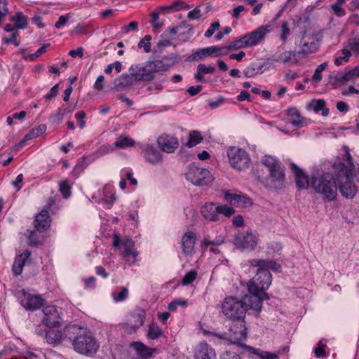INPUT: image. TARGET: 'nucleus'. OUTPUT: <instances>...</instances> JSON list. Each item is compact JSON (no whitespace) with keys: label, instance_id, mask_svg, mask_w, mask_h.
Listing matches in <instances>:
<instances>
[{"label":"nucleus","instance_id":"obj_1","mask_svg":"<svg viewBox=\"0 0 359 359\" xmlns=\"http://www.w3.org/2000/svg\"><path fill=\"white\" fill-rule=\"evenodd\" d=\"M344 163H335L333 166L335 179L337 180V188L338 187L342 196L346 198H353L357 189L353 182L355 166L352 162V157L348 151H346Z\"/></svg>","mask_w":359,"mask_h":359},{"label":"nucleus","instance_id":"obj_2","mask_svg":"<svg viewBox=\"0 0 359 359\" xmlns=\"http://www.w3.org/2000/svg\"><path fill=\"white\" fill-rule=\"evenodd\" d=\"M65 334L69 339L74 338L72 343L74 349L79 353L85 355L95 353L99 347L96 339L78 325L66 326Z\"/></svg>","mask_w":359,"mask_h":359},{"label":"nucleus","instance_id":"obj_3","mask_svg":"<svg viewBox=\"0 0 359 359\" xmlns=\"http://www.w3.org/2000/svg\"><path fill=\"white\" fill-rule=\"evenodd\" d=\"M262 163L267 168L269 175L265 186L271 190L280 189L285 184V170L280 162L273 156H266Z\"/></svg>","mask_w":359,"mask_h":359},{"label":"nucleus","instance_id":"obj_4","mask_svg":"<svg viewBox=\"0 0 359 359\" xmlns=\"http://www.w3.org/2000/svg\"><path fill=\"white\" fill-rule=\"evenodd\" d=\"M251 267H257L256 276L248 285H254L260 289H268L271 284L272 276L269 269L276 270L280 266L274 262L264 259H251L249 261Z\"/></svg>","mask_w":359,"mask_h":359},{"label":"nucleus","instance_id":"obj_5","mask_svg":"<svg viewBox=\"0 0 359 359\" xmlns=\"http://www.w3.org/2000/svg\"><path fill=\"white\" fill-rule=\"evenodd\" d=\"M312 187L316 193L323 194L330 201L337 196V180L330 173L312 177Z\"/></svg>","mask_w":359,"mask_h":359},{"label":"nucleus","instance_id":"obj_6","mask_svg":"<svg viewBox=\"0 0 359 359\" xmlns=\"http://www.w3.org/2000/svg\"><path fill=\"white\" fill-rule=\"evenodd\" d=\"M222 312L233 321L244 320L247 311V303L236 297H226L222 304Z\"/></svg>","mask_w":359,"mask_h":359},{"label":"nucleus","instance_id":"obj_7","mask_svg":"<svg viewBox=\"0 0 359 359\" xmlns=\"http://www.w3.org/2000/svg\"><path fill=\"white\" fill-rule=\"evenodd\" d=\"M185 176L188 181L196 186L207 185L212 181V176L209 170L194 164L189 166Z\"/></svg>","mask_w":359,"mask_h":359},{"label":"nucleus","instance_id":"obj_8","mask_svg":"<svg viewBox=\"0 0 359 359\" xmlns=\"http://www.w3.org/2000/svg\"><path fill=\"white\" fill-rule=\"evenodd\" d=\"M227 155L233 168L241 171L249 168L250 158L245 150L233 147L228 149Z\"/></svg>","mask_w":359,"mask_h":359},{"label":"nucleus","instance_id":"obj_9","mask_svg":"<svg viewBox=\"0 0 359 359\" xmlns=\"http://www.w3.org/2000/svg\"><path fill=\"white\" fill-rule=\"evenodd\" d=\"M257 236L253 233L252 229L245 232L238 233L234 238V245L241 250H253L257 245Z\"/></svg>","mask_w":359,"mask_h":359},{"label":"nucleus","instance_id":"obj_10","mask_svg":"<svg viewBox=\"0 0 359 359\" xmlns=\"http://www.w3.org/2000/svg\"><path fill=\"white\" fill-rule=\"evenodd\" d=\"M246 327L244 320H236L230 326L228 335L229 340L233 344H238L245 347L241 341L247 339Z\"/></svg>","mask_w":359,"mask_h":359},{"label":"nucleus","instance_id":"obj_11","mask_svg":"<svg viewBox=\"0 0 359 359\" xmlns=\"http://www.w3.org/2000/svg\"><path fill=\"white\" fill-rule=\"evenodd\" d=\"M113 239V246L114 248H118L120 246L123 257L126 258L128 256L132 255L134 258H135L137 256L138 252L135 249H133L134 242L131 238H126L121 241L118 235L114 234Z\"/></svg>","mask_w":359,"mask_h":359},{"label":"nucleus","instance_id":"obj_12","mask_svg":"<svg viewBox=\"0 0 359 359\" xmlns=\"http://www.w3.org/2000/svg\"><path fill=\"white\" fill-rule=\"evenodd\" d=\"M272 29V24L261 26L252 32L244 35V39L246 40L249 47L254 46L261 42L264 39L266 34Z\"/></svg>","mask_w":359,"mask_h":359},{"label":"nucleus","instance_id":"obj_13","mask_svg":"<svg viewBox=\"0 0 359 359\" xmlns=\"http://www.w3.org/2000/svg\"><path fill=\"white\" fill-rule=\"evenodd\" d=\"M36 332L41 336H45L46 341L50 344H58L63 339L67 338L65 334V329L63 331L59 330L43 329L41 325L38 326L36 330Z\"/></svg>","mask_w":359,"mask_h":359},{"label":"nucleus","instance_id":"obj_14","mask_svg":"<svg viewBox=\"0 0 359 359\" xmlns=\"http://www.w3.org/2000/svg\"><path fill=\"white\" fill-rule=\"evenodd\" d=\"M130 72H133V76L136 77L137 81H151L154 78L152 73V69L150 67L149 62L146 64H139L132 65L130 67Z\"/></svg>","mask_w":359,"mask_h":359},{"label":"nucleus","instance_id":"obj_15","mask_svg":"<svg viewBox=\"0 0 359 359\" xmlns=\"http://www.w3.org/2000/svg\"><path fill=\"white\" fill-rule=\"evenodd\" d=\"M224 46H210L202 48L189 55L187 60L189 61H196L208 55H214L216 57L224 55H226V50L224 51Z\"/></svg>","mask_w":359,"mask_h":359},{"label":"nucleus","instance_id":"obj_16","mask_svg":"<svg viewBox=\"0 0 359 359\" xmlns=\"http://www.w3.org/2000/svg\"><path fill=\"white\" fill-rule=\"evenodd\" d=\"M43 323L48 327H54L59 325L60 316L57 309L55 306H47L43 309Z\"/></svg>","mask_w":359,"mask_h":359},{"label":"nucleus","instance_id":"obj_17","mask_svg":"<svg viewBox=\"0 0 359 359\" xmlns=\"http://www.w3.org/2000/svg\"><path fill=\"white\" fill-rule=\"evenodd\" d=\"M157 143L161 151L166 153H172L179 147V142L177 137L167 134H163L158 137Z\"/></svg>","mask_w":359,"mask_h":359},{"label":"nucleus","instance_id":"obj_18","mask_svg":"<svg viewBox=\"0 0 359 359\" xmlns=\"http://www.w3.org/2000/svg\"><path fill=\"white\" fill-rule=\"evenodd\" d=\"M23 297L20 303L26 309L35 310L39 309L43 304V299L39 295H34L22 291Z\"/></svg>","mask_w":359,"mask_h":359},{"label":"nucleus","instance_id":"obj_19","mask_svg":"<svg viewBox=\"0 0 359 359\" xmlns=\"http://www.w3.org/2000/svg\"><path fill=\"white\" fill-rule=\"evenodd\" d=\"M50 222L48 211L46 209H43L35 216L34 227L38 231L43 232L50 227Z\"/></svg>","mask_w":359,"mask_h":359},{"label":"nucleus","instance_id":"obj_20","mask_svg":"<svg viewBox=\"0 0 359 359\" xmlns=\"http://www.w3.org/2000/svg\"><path fill=\"white\" fill-rule=\"evenodd\" d=\"M224 199L227 202L241 208H247L252 204L250 198L243 194L226 192L224 195Z\"/></svg>","mask_w":359,"mask_h":359},{"label":"nucleus","instance_id":"obj_21","mask_svg":"<svg viewBox=\"0 0 359 359\" xmlns=\"http://www.w3.org/2000/svg\"><path fill=\"white\" fill-rule=\"evenodd\" d=\"M142 153L146 161L152 165H156L162 162V156L160 151L154 146L146 145Z\"/></svg>","mask_w":359,"mask_h":359},{"label":"nucleus","instance_id":"obj_22","mask_svg":"<svg viewBox=\"0 0 359 359\" xmlns=\"http://www.w3.org/2000/svg\"><path fill=\"white\" fill-rule=\"evenodd\" d=\"M195 359H215L214 350L208 344L202 342L195 349Z\"/></svg>","mask_w":359,"mask_h":359},{"label":"nucleus","instance_id":"obj_23","mask_svg":"<svg viewBox=\"0 0 359 359\" xmlns=\"http://www.w3.org/2000/svg\"><path fill=\"white\" fill-rule=\"evenodd\" d=\"M203 217L209 221L216 222L219 219L218 216V205L214 203H207L202 206L201 210Z\"/></svg>","mask_w":359,"mask_h":359},{"label":"nucleus","instance_id":"obj_24","mask_svg":"<svg viewBox=\"0 0 359 359\" xmlns=\"http://www.w3.org/2000/svg\"><path fill=\"white\" fill-rule=\"evenodd\" d=\"M30 256L31 252L26 250L15 258L12 269L13 272L15 276L20 275L22 271L23 266L27 262H30Z\"/></svg>","mask_w":359,"mask_h":359},{"label":"nucleus","instance_id":"obj_25","mask_svg":"<svg viewBox=\"0 0 359 359\" xmlns=\"http://www.w3.org/2000/svg\"><path fill=\"white\" fill-rule=\"evenodd\" d=\"M136 82H137V80H136V77L133 76V72H130V74H122L121 76L114 79V88L116 90L123 89L134 85Z\"/></svg>","mask_w":359,"mask_h":359},{"label":"nucleus","instance_id":"obj_26","mask_svg":"<svg viewBox=\"0 0 359 359\" xmlns=\"http://www.w3.org/2000/svg\"><path fill=\"white\" fill-rule=\"evenodd\" d=\"M196 243V235L189 231L186 233L182 239V245L184 253L187 255H191L194 252V245Z\"/></svg>","mask_w":359,"mask_h":359},{"label":"nucleus","instance_id":"obj_27","mask_svg":"<svg viewBox=\"0 0 359 359\" xmlns=\"http://www.w3.org/2000/svg\"><path fill=\"white\" fill-rule=\"evenodd\" d=\"M250 295H246L243 299L247 303V309L249 307L257 311H260L262 307V301L261 296L258 292H250Z\"/></svg>","mask_w":359,"mask_h":359},{"label":"nucleus","instance_id":"obj_28","mask_svg":"<svg viewBox=\"0 0 359 359\" xmlns=\"http://www.w3.org/2000/svg\"><path fill=\"white\" fill-rule=\"evenodd\" d=\"M291 169L294 174L295 181L299 189H306L309 187L308 177L294 163L291 164Z\"/></svg>","mask_w":359,"mask_h":359},{"label":"nucleus","instance_id":"obj_29","mask_svg":"<svg viewBox=\"0 0 359 359\" xmlns=\"http://www.w3.org/2000/svg\"><path fill=\"white\" fill-rule=\"evenodd\" d=\"M245 348H246L250 353L257 356L259 359H279L278 355L275 353L265 351L247 345H245Z\"/></svg>","mask_w":359,"mask_h":359},{"label":"nucleus","instance_id":"obj_30","mask_svg":"<svg viewBox=\"0 0 359 359\" xmlns=\"http://www.w3.org/2000/svg\"><path fill=\"white\" fill-rule=\"evenodd\" d=\"M290 122L294 126L302 127L305 124V118L302 117L296 108H290L287 111Z\"/></svg>","mask_w":359,"mask_h":359},{"label":"nucleus","instance_id":"obj_31","mask_svg":"<svg viewBox=\"0 0 359 359\" xmlns=\"http://www.w3.org/2000/svg\"><path fill=\"white\" fill-rule=\"evenodd\" d=\"M133 346L137 354L143 358H148L156 351L155 348H149L142 342H135Z\"/></svg>","mask_w":359,"mask_h":359},{"label":"nucleus","instance_id":"obj_32","mask_svg":"<svg viewBox=\"0 0 359 359\" xmlns=\"http://www.w3.org/2000/svg\"><path fill=\"white\" fill-rule=\"evenodd\" d=\"M265 63H253L245 68L243 71L244 75L248 78H251L257 74H262L264 72V67Z\"/></svg>","mask_w":359,"mask_h":359},{"label":"nucleus","instance_id":"obj_33","mask_svg":"<svg viewBox=\"0 0 359 359\" xmlns=\"http://www.w3.org/2000/svg\"><path fill=\"white\" fill-rule=\"evenodd\" d=\"M135 145V141L130 137L121 135L114 142V146L120 149H126Z\"/></svg>","mask_w":359,"mask_h":359},{"label":"nucleus","instance_id":"obj_34","mask_svg":"<svg viewBox=\"0 0 359 359\" xmlns=\"http://www.w3.org/2000/svg\"><path fill=\"white\" fill-rule=\"evenodd\" d=\"M245 47H249L247 41L244 39V36L238 39H236L231 42L228 46H224V51L226 50V54L231 50H237Z\"/></svg>","mask_w":359,"mask_h":359},{"label":"nucleus","instance_id":"obj_35","mask_svg":"<svg viewBox=\"0 0 359 359\" xmlns=\"http://www.w3.org/2000/svg\"><path fill=\"white\" fill-rule=\"evenodd\" d=\"M11 21L15 22V26L18 29H25L27 26V18L21 12H18L12 16Z\"/></svg>","mask_w":359,"mask_h":359},{"label":"nucleus","instance_id":"obj_36","mask_svg":"<svg viewBox=\"0 0 359 359\" xmlns=\"http://www.w3.org/2000/svg\"><path fill=\"white\" fill-rule=\"evenodd\" d=\"M203 140L201 133L198 130H192L189 133V141L187 145L189 147H193L199 144Z\"/></svg>","mask_w":359,"mask_h":359},{"label":"nucleus","instance_id":"obj_37","mask_svg":"<svg viewBox=\"0 0 359 359\" xmlns=\"http://www.w3.org/2000/svg\"><path fill=\"white\" fill-rule=\"evenodd\" d=\"M318 49V44L314 41L311 42H304L302 46L299 53H302L304 55L309 54L311 53H314Z\"/></svg>","mask_w":359,"mask_h":359},{"label":"nucleus","instance_id":"obj_38","mask_svg":"<svg viewBox=\"0 0 359 359\" xmlns=\"http://www.w3.org/2000/svg\"><path fill=\"white\" fill-rule=\"evenodd\" d=\"M163 334L162 330L157 324H151L149 327L147 336L151 339H156Z\"/></svg>","mask_w":359,"mask_h":359},{"label":"nucleus","instance_id":"obj_39","mask_svg":"<svg viewBox=\"0 0 359 359\" xmlns=\"http://www.w3.org/2000/svg\"><path fill=\"white\" fill-rule=\"evenodd\" d=\"M313 110L316 112L322 111V115L326 116L328 115L329 109L325 107V102L323 100H318L313 102Z\"/></svg>","mask_w":359,"mask_h":359},{"label":"nucleus","instance_id":"obj_40","mask_svg":"<svg viewBox=\"0 0 359 359\" xmlns=\"http://www.w3.org/2000/svg\"><path fill=\"white\" fill-rule=\"evenodd\" d=\"M145 311L140 309H138L134 311L133 317L135 318L134 321L135 323V325L141 326L144 324L145 320Z\"/></svg>","mask_w":359,"mask_h":359},{"label":"nucleus","instance_id":"obj_41","mask_svg":"<svg viewBox=\"0 0 359 359\" xmlns=\"http://www.w3.org/2000/svg\"><path fill=\"white\" fill-rule=\"evenodd\" d=\"M296 57V52L294 51H285L280 54L277 58L278 62L286 63L291 61Z\"/></svg>","mask_w":359,"mask_h":359},{"label":"nucleus","instance_id":"obj_42","mask_svg":"<svg viewBox=\"0 0 359 359\" xmlns=\"http://www.w3.org/2000/svg\"><path fill=\"white\" fill-rule=\"evenodd\" d=\"M341 56L337 57L334 60V64L337 66L341 65L343 61L348 62L351 56V52L348 48H343L341 50Z\"/></svg>","mask_w":359,"mask_h":359},{"label":"nucleus","instance_id":"obj_43","mask_svg":"<svg viewBox=\"0 0 359 359\" xmlns=\"http://www.w3.org/2000/svg\"><path fill=\"white\" fill-rule=\"evenodd\" d=\"M148 62L150 65V67L152 69V73L154 75L156 72L167 71L161 60H156Z\"/></svg>","mask_w":359,"mask_h":359},{"label":"nucleus","instance_id":"obj_44","mask_svg":"<svg viewBox=\"0 0 359 359\" xmlns=\"http://www.w3.org/2000/svg\"><path fill=\"white\" fill-rule=\"evenodd\" d=\"M234 213L235 210L233 208L228 206L227 205H218V216H219V215H223L226 217H229Z\"/></svg>","mask_w":359,"mask_h":359},{"label":"nucleus","instance_id":"obj_45","mask_svg":"<svg viewBox=\"0 0 359 359\" xmlns=\"http://www.w3.org/2000/svg\"><path fill=\"white\" fill-rule=\"evenodd\" d=\"M177 57L175 55H170L165 57H163L161 60L162 63L164 65L166 70H168L170 67L173 66L177 62Z\"/></svg>","mask_w":359,"mask_h":359},{"label":"nucleus","instance_id":"obj_46","mask_svg":"<svg viewBox=\"0 0 359 359\" xmlns=\"http://www.w3.org/2000/svg\"><path fill=\"white\" fill-rule=\"evenodd\" d=\"M327 67V62H323L322 63L321 65H318L315 72H314V74L313 75V79L315 81H317V82H319L321 81L322 79V75H321V73L323 70H325L326 68Z\"/></svg>","mask_w":359,"mask_h":359},{"label":"nucleus","instance_id":"obj_47","mask_svg":"<svg viewBox=\"0 0 359 359\" xmlns=\"http://www.w3.org/2000/svg\"><path fill=\"white\" fill-rule=\"evenodd\" d=\"M265 290L266 289L257 288V287L254 285H248L249 292H258L259 295L262 297V301H263V299H269V294L264 292Z\"/></svg>","mask_w":359,"mask_h":359},{"label":"nucleus","instance_id":"obj_48","mask_svg":"<svg viewBox=\"0 0 359 359\" xmlns=\"http://www.w3.org/2000/svg\"><path fill=\"white\" fill-rule=\"evenodd\" d=\"M60 191L64 198H67L71 195V187L67 181H63L60 183Z\"/></svg>","mask_w":359,"mask_h":359},{"label":"nucleus","instance_id":"obj_49","mask_svg":"<svg viewBox=\"0 0 359 359\" xmlns=\"http://www.w3.org/2000/svg\"><path fill=\"white\" fill-rule=\"evenodd\" d=\"M197 276V272L196 271H191L186 273L182 280V283L184 285H187L192 283Z\"/></svg>","mask_w":359,"mask_h":359},{"label":"nucleus","instance_id":"obj_50","mask_svg":"<svg viewBox=\"0 0 359 359\" xmlns=\"http://www.w3.org/2000/svg\"><path fill=\"white\" fill-rule=\"evenodd\" d=\"M114 68L115 69V70L117 72H118V73L121 72V69H122L121 62L119 61H116L114 63L109 65L104 69V72L106 74H111L112 72V69H114Z\"/></svg>","mask_w":359,"mask_h":359},{"label":"nucleus","instance_id":"obj_51","mask_svg":"<svg viewBox=\"0 0 359 359\" xmlns=\"http://www.w3.org/2000/svg\"><path fill=\"white\" fill-rule=\"evenodd\" d=\"M281 31L282 33L280 35V39L283 43H285L287 41V36L290 34V29L288 28L287 22H283L282 23Z\"/></svg>","mask_w":359,"mask_h":359},{"label":"nucleus","instance_id":"obj_52","mask_svg":"<svg viewBox=\"0 0 359 359\" xmlns=\"http://www.w3.org/2000/svg\"><path fill=\"white\" fill-rule=\"evenodd\" d=\"M170 6L172 11H178L189 8V5L182 1H175Z\"/></svg>","mask_w":359,"mask_h":359},{"label":"nucleus","instance_id":"obj_53","mask_svg":"<svg viewBox=\"0 0 359 359\" xmlns=\"http://www.w3.org/2000/svg\"><path fill=\"white\" fill-rule=\"evenodd\" d=\"M187 305V302L185 300L175 299L169 304L168 309L170 311H175L179 306L185 307Z\"/></svg>","mask_w":359,"mask_h":359},{"label":"nucleus","instance_id":"obj_54","mask_svg":"<svg viewBox=\"0 0 359 359\" xmlns=\"http://www.w3.org/2000/svg\"><path fill=\"white\" fill-rule=\"evenodd\" d=\"M330 79L335 86L343 85L346 83L344 79V74L341 73H337L335 75L330 76Z\"/></svg>","mask_w":359,"mask_h":359},{"label":"nucleus","instance_id":"obj_55","mask_svg":"<svg viewBox=\"0 0 359 359\" xmlns=\"http://www.w3.org/2000/svg\"><path fill=\"white\" fill-rule=\"evenodd\" d=\"M8 13V3L6 0H0V22L2 18Z\"/></svg>","mask_w":359,"mask_h":359},{"label":"nucleus","instance_id":"obj_56","mask_svg":"<svg viewBox=\"0 0 359 359\" xmlns=\"http://www.w3.org/2000/svg\"><path fill=\"white\" fill-rule=\"evenodd\" d=\"M342 6H343L334 3V4L332 5L331 9L334 14H335L338 17H341L345 15L346 14V12L344 9L342 8Z\"/></svg>","mask_w":359,"mask_h":359},{"label":"nucleus","instance_id":"obj_57","mask_svg":"<svg viewBox=\"0 0 359 359\" xmlns=\"http://www.w3.org/2000/svg\"><path fill=\"white\" fill-rule=\"evenodd\" d=\"M128 289L126 287L122 288L121 291L118 294H113L114 300L118 302L124 300L128 296Z\"/></svg>","mask_w":359,"mask_h":359},{"label":"nucleus","instance_id":"obj_58","mask_svg":"<svg viewBox=\"0 0 359 359\" xmlns=\"http://www.w3.org/2000/svg\"><path fill=\"white\" fill-rule=\"evenodd\" d=\"M219 27L220 25L219 22H215L212 23L210 27L208 29V30L205 32V36L206 38L211 37L213 35L214 32L216 30L219 29Z\"/></svg>","mask_w":359,"mask_h":359},{"label":"nucleus","instance_id":"obj_59","mask_svg":"<svg viewBox=\"0 0 359 359\" xmlns=\"http://www.w3.org/2000/svg\"><path fill=\"white\" fill-rule=\"evenodd\" d=\"M197 70L199 73L212 74L215 72V69L212 66L207 67L203 64H200L198 65Z\"/></svg>","mask_w":359,"mask_h":359},{"label":"nucleus","instance_id":"obj_60","mask_svg":"<svg viewBox=\"0 0 359 359\" xmlns=\"http://www.w3.org/2000/svg\"><path fill=\"white\" fill-rule=\"evenodd\" d=\"M39 136V135L38 134L35 128H34L32 130H30L29 133H27L25 136L24 140L19 144L20 146H22L26 141L29 140L33 138H36Z\"/></svg>","mask_w":359,"mask_h":359},{"label":"nucleus","instance_id":"obj_61","mask_svg":"<svg viewBox=\"0 0 359 359\" xmlns=\"http://www.w3.org/2000/svg\"><path fill=\"white\" fill-rule=\"evenodd\" d=\"M201 17V10L198 8H196L194 10L189 11L187 15V18L190 20H198Z\"/></svg>","mask_w":359,"mask_h":359},{"label":"nucleus","instance_id":"obj_62","mask_svg":"<svg viewBox=\"0 0 359 359\" xmlns=\"http://www.w3.org/2000/svg\"><path fill=\"white\" fill-rule=\"evenodd\" d=\"M348 47L355 54H359V39H351L348 41Z\"/></svg>","mask_w":359,"mask_h":359},{"label":"nucleus","instance_id":"obj_63","mask_svg":"<svg viewBox=\"0 0 359 359\" xmlns=\"http://www.w3.org/2000/svg\"><path fill=\"white\" fill-rule=\"evenodd\" d=\"M66 110H67L66 109H59L58 111L55 114H53L50 116L52 121L55 122V121H61L65 114Z\"/></svg>","mask_w":359,"mask_h":359},{"label":"nucleus","instance_id":"obj_64","mask_svg":"<svg viewBox=\"0 0 359 359\" xmlns=\"http://www.w3.org/2000/svg\"><path fill=\"white\" fill-rule=\"evenodd\" d=\"M324 345L323 344L322 341H320L318 342V346L315 348L314 353L317 358L323 357L325 355V352L324 351Z\"/></svg>","mask_w":359,"mask_h":359}]
</instances>
